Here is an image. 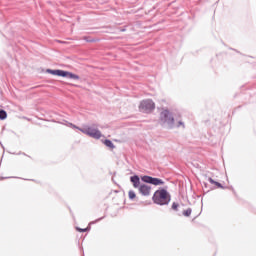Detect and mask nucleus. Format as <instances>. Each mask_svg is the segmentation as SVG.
<instances>
[{
	"label": "nucleus",
	"mask_w": 256,
	"mask_h": 256,
	"mask_svg": "<svg viewBox=\"0 0 256 256\" xmlns=\"http://www.w3.org/2000/svg\"><path fill=\"white\" fill-rule=\"evenodd\" d=\"M141 179L144 183H149L150 185H165V182L159 178H153L151 176H142Z\"/></svg>",
	"instance_id": "6"
},
{
	"label": "nucleus",
	"mask_w": 256,
	"mask_h": 256,
	"mask_svg": "<svg viewBox=\"0 0 256 256\" xmlns=\"http://www.w3.org/2000/svg\"><path fill=\"white\" fill-rule=\"evenodd\" d=\"M160 125H167L168 127H173L175 125V118L171 111L167 109H162L159 116Z\"/></svg>",
	"instance_id": "2"
},
{
	"label": "nucleus",
	"mask_w": 256,
	"mask_h": 256,
	"mask_svg": "<svg viewBox=\"0 0 256 256\" xmlns=\"http://www.w3.org/2000/svg\"><path fill=\"white\" fill-rule=\"evenodd\" d=\"M209 183H211L212 185H216L217 187H221V183L213 180V178H209Z\"/></svg>",
	"instance_id": "13"
},
{
	"label": "nucleus",
	"mask_w": 256,
	"mask_h": 256,
	"mask_svg": "<svg viewBox=\"0 0 256 256\" xmlns=\"http://www.w3.org/2000/svg\"><path fill=\"white\" fill-rule=\"evenodd\" d=\"M77 231H79L80 233H85V231H87V228L85 229L77 228Z\"/></svg>",
	"instance_id": "16"
},
{
	"label": "nucleus",
	"mask_w": 256,
	"mask_h": 256,
	"mask_svg": "<svg viewBox=\"0 0 256 256\" xmlns=\"http://www.w3.org/2000/svg\"><path fill=\"white\" fill-rule=\"evenodd\" d=\"M138 191L140 195H143V197H149V195H151L152 188L147 184H141Z\"/></svg>",
	"instance_id": "7"
},
{
	"label": "nucleus",
	"mask_w": 256,
	"mask_h": 256,
	"mask_svg": "<svg viewBox=\"0 0 256 256\" xmlns=\"http://www.w3.org/2000/svg\"><path fill=\"white\" fill-rule=\"evenodd\" d=\"M104 145H106V147H109L110 149L115 148V145L113 144V142H111V140H104Z\"/></svg>",
	"instance_id": "9"
},
{
	"label": "nucleus",
	"mask_w": 256,
	"mask_h": 256,
	"mask_svg": "<svg viewBox=\"0 0 256 256\" xmlns=\"http://www.w3.org/2000/svg\"><path fill=\"white\" fill-rule=\"evenodd\" d=\"M0 119H7V112L5 110H0Z\"/></svg>",
	"instance_id": "12"
},
{
	"label": "nucleus",
	"mask_w": 256,
	"mask_h": 256,
	"mask_svg": "<svg viewBox=\"0 0 256 256\" xmlns=\"http://www.w3.org/2000/svg\"><path fill=\"white\" fill-rule=\"evenodd\" d=\"M176 127H185V124L181 120H179L176 124Z\"/></svg>",
	"instance_id": "15"
},
{
	"label": "nucleus",
	"mask_w": 256,
	"mask_h": 256,
	"mask_svg": "<svg viewBox=\"0 0 256 256\" xmlns=\"http://www.w3.org/2000/svg\"><path fill=\"white\" fill-rule=\"evenodd\" d=\"M191 213H192L191 208H188V209L183 211L184 217H191Z\"/></svg>",
	"instance_id": "11"
},
{
	"label": "nucleus",
	"mask_w": 256,
	"mask_h": 256,
	"mask_svg": "<svg viewBox=\"0 0 256 256\" xmlns=\"http://www.w3.org/2000/svg\"><path fill=\"white\" fill-rule=\"evenodd\" d=\"M152 199L156 205H167L171 201V196L167 190L159 189L154 193Z\"/></svg>",
	"instance_id": "1"
},
{
	"label": "nucleus",
	"mask_w": 256,
	"mask_h": 256,
	"mask_svg": "<svg viewBox=\"0 0 256 256\" xmlns=\"http://www.w3.org/2000/svg\"><path fill=\"white\" fill-rule=\"evenodd\" d=\"M128 197H129V199L133 200V199H135V197H137V194H135V191L130 190L128 192Z\"/></svg>",
	"instance_id": "10"
},
{
	"label": "nucleus",
	"mask_w": 256,
	"mask_h": 256,
	"mask_svg": "<svg viewBox=\"0 0 256 256\" xmlns=\"http://www.w3.org/2000/svg\"><path fill=\"white\" fill-rule=\"evenodd\" d=\"M179 208V204H177V203H173L172 204V209L174 210V211H177V209Z\"/></svg>",
	"instance_id": "14"
},
{
	"label": "nucleus",
	"mask_w": 256,
	"mask_h": 256,
	"mask_svg": "<svg viewBox=\"0 0 256 256\" xmlns=\"http://www.w3.org/2000/svg\"><path fill=\"white\" fill-rule=\"evenodd\" d=\"M139 111L142 113H152L155 111V102L151 99L142 100L139 105Z\"/></svg>",
	"instance_id": "3"
},
{
	"label": "nucleus",
	"mask_w": 256,
	"mask_h": 256,
	"mask_svg": "<svg viewBox=\"0 0 256 256\" xmlns=\"http://www.w3.org/2000/svg\"><path fill=\"white\" fill-rule=\"evenodd\" d=\"M84 40H85V41H88V42H90V43L95 42V40H87V37H84Z\"/></svg>",
	"instance_id": "17"
},
{
	"label": "nucleus",
	"mask_w": 256,
	"mask_h": 256,
	"mask_svg": "<svg viewBox=\"0 0 256 256\" xmlns=\"http://www.w3.org/2000/svg\"><path fill=\"white\" fill-rule=\"evenodd\" d=\"M47 73H50L51 75H56L58 77H66L67 79L79 80V76L77 74H73V73L67 72L65 70H51V69H48Z\"/></svg>",
	"instance_id": "5"
},
{
	"label": "nucleus",
	"mask_w": 256,
	"mask_h": 256,
	"mask_svg": "<svg viewBox=\"0 0 256 256\" xmlns=\"http://www.w3.org/2000/svg\"><path fill=\"white\" fill-rule=\"evenodd\" d=\"M130 181L134 189H139V187H141V180L139 179V176H132Z\"/></svg>",
	"instance_id": "8"
},
{
	"label": "nucleus",
	"mask_w": 256,
	"mask_h": 256,
	"mask_svg": "<svg viewBox=\"0 0 256 256\" xmlns=\"http://www.w3.org/2000/svg\"><path fill=\"white\" fill-rule=\"evenodd\" d=\"M75 129H78V131H81V133H84V135H88V137H92V139H101V131L95 128H79L77 126H74Z\"/></svg>",
	"instance_id": "4"
}]
</instances>
